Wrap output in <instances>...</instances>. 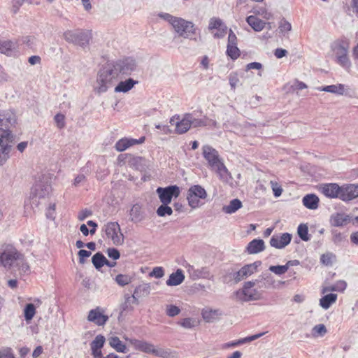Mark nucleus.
<instances>
[{
	"label": "nucleus",
	"mask_w": 358,
	"mask_h": 358,
	"mask_svg": "<svg viewBox=\"0 0 358 358\" xmlns=\"http://www.w3.org/2000/svg\"><path fill=\"white\" fill-rule=\"evenodd\" d=\"M185 278L183 271L181 268H178L175 272L170 274L166 284L170 287L178 286L183 282Z\"/></svg>",
	"instance_id": "393cba45"
},
{
	"label": "nucleus",
	"mask_w": 358,
	"mask_h": 358,
	"mask_svg": "<svg viewBox=\"0 0 358 358\" xmlns=\"http://www.w3.org/2000/svg\"><path fill=\"white\" fill-rule=\"evenodd\" d=\"M156 193L161 203H170L173 199H176L180 196V189L177 185H171L165 187H157Z\"/></svg>",
	"instance_id": "9d476101"
},
{
	"label": "nucleus",
	"mask_w": 358,
	"mask_h": 358,
	"mask_svg": "<svg viewBox=\"0 0 358 358\" xmlns=\"http://www.w3.org/2000/svg\"><path fill=\"white\" fill-rule=\"evenodd\" d=\"M22 255L11 245H6L0 250V266L10 268Z\"/></svg>",
	"instance_id": "6e6552de"
},
{
	"label": "nucleus",
	"mask_w": 358,
	"mask_h": 358,
	"mask_svg": "<svg viewBox=\"0 0 358 358\" xmlns=\"http://www.w3.org/2000/svg\"><path fill=\"white\" fill-rule=\"evenodd\" d=\"M333 257L334 255L331 252L322 254L320 257V262L325 266H331Z\"/></svg>",
	"instance_id": "4d7b16f0"
},
{
	"label": "nucleus",
	"mask_w": 358,
	"mask_h": 358,
	"mask_svg": "<svg viewBox=\"0 0 358 358\" xmlns=\"http://www.w3.org/2000/svg\"><path fill=\"white\" fill-rule=\"evenodd\" d=\"M337 294L334 293H329L320 299V306L324 310L329 309L331 306L337 300Z\"/></svg>",
	"instance_id": "473e14b6"
},
{
	"label": "nucleus",
	"mask_w": 358,
	"mask_h": 358,
	"mask_svg": "<svg viewBox=\"0 0 358 358\" xmlns=\"http://www.w3.org/2000/svg\"><path fill=\"white\" fill-rule=\"evenodd\" d=\"M327 332V328L324 324H319L313 328V334L314 336H324Z\"/></svg>",
	"instance_id": "6e6d98bb"
},
{
	"label": "nucleus",
	"mask_w": 358,
	"mask_h": 358,
	"mask_svg": "<svg viewBox=\"0 0 358 358\" xmlns=\"http://www.w3.org/2000/svg\"><path fill=\"white\" fill-rule=\"evenodd\" d=\"M106 342V338L102 334L97 335L90 343V348L101 349Z\"/></svg>",
	"instance_id": "de8ad7c7"
},
{
	"label": "nucleus",
	"mask_w": 358,
	"mask_h": 358,
	"mask_svg": "<svg viewBox=\"0 0 358 358\" xmlns=\"http://www.w3.org/2000/svg\"><path fill=\"white\" fill-rule=\"evenodd\" d=\"M319 91L332 93L336 95H343L345 94V85L337 84L324 85L317 88Z\"/></svg>",
	"instance_id": "7c9ffc66"
},
{
	"label": "nucleus",
	"mask_w": 358,
	"mask_h": 358,
	"mask_svg": "<svg viewBox=\"0 0 358 358\" xmlns=\"http://www.w3.org/2000/svg\"><path fill=\"white\" fill-rule=\"evenodd\" d=\"M145 141V136H141L138 139L127 137L122 138L116 142L115 148L118 152H123L133 145L143 143Z\"/></svg>",
	"instance_id": "2eb2a0df"
},
{
	"label": "nucleus",
	"mask_w": 358,
	"mask_h": 358,
	"mask_svg": "<svg viewBox=\"0 0 358 358\" xmlns=\"http://www.w3.org/2000/svg\"><path fill=\"white\" fill-rule=\"evenodd\" d=\"M351 218L352 216L348 214L337 213L331 216L330 222L332 226L341 227L350 222Z\"/></svg>",
	"instance_id": "412c9836"
},
{
	"label": "nucleus",
	"mask_w": 358,
	"mask_h": 358,
	"mask_svg": "<svg viewBox=\"0 0 358 358\" xmlns=\"http://www.w3.org/2000/svg\"><path fill=\"white\" fill-rule=\"evenodd\" d=\"M0 358H15L11 348H7L0 350Z\"/></svg>",
	"instance_id": "774afa93"
},
{
	"label": "nucleus",
	"mask_w": 358,
	"mask_h": 358,
	"mask_svg": "<svg viewBox=\"0 0 358 358\" xmlns=\"http://www.w3.org/2000/svg\"><path fill=\"white\" fill-rule=\"evenodd\" d=\"M131 221L137 223L142 221L144 217V213L142 211V206L139 203H135L131 207L129 212Z\"/></svg>",
	"instance_id": "cd10ccee"
},
{
	"label": "nucleus",
	"mask_w": 358,
	"mask_h": 358,
	"mask_svg": "<svg viewBox=\"0 0 358 358\" xmlns=\"http://www.w3.org/2000/svg\"><path fill=\"white\" fill-rule=\"evenodd\" d=\"M134 348L138 351H141L145 353H151L154 350V345L142 340L132 339L130 341Z\"/></svg>",
	"instance_id": "a878e982"
},
{
	"label": "nucleus",
	"mask_w": 358,
	"mask_h": 358,
	"mask_svg": "<svg viewBox=\"0 0 358 358\" xmlns=\"http://www.w3.org/2000/svg\"><path fill=\"white\" fill-rule=\"evenodd\" d=\"M203 319L207 322H212L215 317L217 315V310H203L201 313Z\"/></svg>",
	"instance_id": "8fccbe9b"
},
{
	"label": "nucleus",
	"mask_w": 358,
	"mask_h": 358,
	"mask_svg": "<svg viewBox=\"0 0 358 358\" xmlns=\"http://www.w3.org/2000/svg\"><path fill=\"white\" fill-rule=\"evenodd\" d=\"M109 345L117 352L126 353L128 348L124 343H123L117 336H111L108 339Z\"/></svg>",
	"instance_id": "2f4dec72"
},
{
	"label": "nucleus",
	"mask_w": 358,
	"mask_h": 358,
	"mask_svg": "<svg viewBox=\"0 0 358 358\" xmlns=\"http://www.w3.org/2000/svg\"><path fill=\"white\" fill-rule=\"evenodd\" d=\"M149 275L151 277L159 279L164 275V269L162 266L154 267Z\"/></svg>",
	"instance_id": "13d9d810"
},
{
	"label": "nucleus",
	"mask_w": 358,
	"mask_h": 358,
	"mask_svg": "<svg viewBox=\"0 0 358 358\" xmlns=\"http://www.w3.org/2000/svg\"><path fill=\"white\" fill-rule=\"evenodd\" d=\"M357 197L358 184H344L341 186V200L347 202Z\"/></svg>",
	"instance_id": "ddd939ff"
},
{
	"label": "nucleus",
	"mask_w": 358,
	"mask_h": 358,
	"mask_svg": "<svg viewBox=\"0 0 358 358\" xmlns=\"http://www.w3.org/2000/svg\"><path fill=\"white\" fill-rule=\"evenodd\" d=\"M14 49L15 43L12 41H0V53L10 55Z\"/></svg>",
	"instance_id": "4c0bfd02"
},
{
	"label": "nucleus",
	"mask_w": 358,
	"mask_h": 358,
	"mask_svg": "<svg viewBox=\"0 0 358 358\" xmlns=\"http://www.w3.org/2000/svg\"><path fill=\"white\" fill-rule=\"evenodd\" d=\"M253 273L249 268L247 264L244 265L241 269L234 273H231L230 275L233 277L234 282L238 283L245 278L250 276Z\"/></svg>",
	"instance_id": "c756f323"
},
{
	"label": "nucleus",
	"mask_w": 358,
	"mask_h": 358,
	"mask_svg": "<svg viewBox=\"0 0 358 358\" xmlns=\"http://www.w3.org/2000/svg\"><path fill=\"white\" fill-rule=\"evenodd\" d=\"M302 203L309 210H316L319 207L320 199L314 193L307 194L303 197Z\"/></svg>",
	"instance_id": "b1692460"
},
{
	"label": "nucleus",
	"mask_w": 358,
	"mask_h": 358,
	"mask_svg": "<svg viewBox=\"0 0 358 358\" xmlns=\"http://www.w3.org/2000/svg\"><path fill=\"white\" fill-rule=\"evenodd\" d=\"M207 196V192L201 185H193L187 190L188 204L192 208H196L201 205L199 199H205Z\"/></svg>",
	"instance_id": "0eeeda50"
},
{
	"label": "nucleus",
	"mask_w": 358,
	"mask_h": 358,
	"mask_svg": "<svg viewBox=\"0 0 358 358\" xmlns=\"http://www.w3.org/2000/svg\"><path fill=\"white\" fill-rule=\"evenodd\" d=\"M92 252L90 250L81 249L78 252L79 257V263L83 264L85 262L87 258L90 257Z\"/></svg>",
	"instance_id": "680f3d73"
},
{
	"label": "nucleus",
	"mask_w": 358,
	"mask_h": 358,
	"mask_svg": "<svg viewBox=\"0 0 358 358\" xmlns=\"http://www.w3.org/2000/svg\"><path fill=\"white\" fill-rule=\"evenodd\" d=\"M202 155L203 158L208 162L209 166L215 170L216 173L220 176L228 172L224 163L222 162L218 152L213 147L205 145L202 147Z\"/></svg>",
	"instance_id": "f03ea898"
},
{
	"label": "nucleus",
	"mask_w": 358,
	"mask_h": 358,
	"mask_svg": "<svg viewBox=\"0 0 358 358\" xmlns=\"http://www.w3.org/2000/svg\"><path fill=\"white\" fill-rule=\"evenodd\" d=\"M138 83V81L132 78H129L125 80H122L115 87L114 92L116 93H127L129 92L134 86Z\"/></svg>",
	"instance_id": "5701e85b"
},
{
	"label": "nucleus",
	"mask_w": 358,
	"mask_h": 358,
	"mask_svg": "<svg viewBox=\"0 0 358 358\" xmlns=\"http://www.w3.org/2000/svg\"><path fill=\"white\" fill-rule=\"evenodd\" d=\"M192 113H185L180 121L176 122L175 131L178 134L186 133L191 128Z\"/></svg>",
	"instance_id": "aec40b11"
},
{
	"label": "nucleus",
	"mask_w": 358,
	"mask_h": 358,
	"mask_svg": "<svg viewBox=\"0 0 358 358\" xmlns=\"http://www.w3.org/2000/svg\"><path fill=\"white\" fill-rule=\"evenodd\" d=\"M318 189L327 198L340 199L341 186L338 183H322L320 185Z\"/></svg>",
	"instance_id": "f8f14e48"
},
{
	"label": "nucleus",
	"mask_w": 358,
	"mask_h": 358,
	"mask_svg": "<svg viewBox=\"0 0 358 358\" xmlns=\"http://www.w3.org/2000/svg\"><path fill=\"white\" fill-rule=\"evenodd\" d=\"M257 279L261 280L259 282L260 285H259L260 288H269L272 287L275 282L273 277L268 272L263 273Z\"/></svg>",
	"instance_id": "f704fd0d"
},
{
	"label": "nucleus",
	"mask_w": 358,
	"mask_h": 358,
	"mask_svg": "<svg viewBox=\"0 0 358 358\" xmlns=\"http://www.w3.org/2000/svg\"><path fill=\"white\" fill-rule=\"evenodd\" d=\"M158 16L164 20L165 21H167L171 26L173 23V21L176 20V17H175V16H173L171 15V14L169 13H159L158 14Z\"/></svg>",
	"instance_id": "338daca9"
},
{
	"label": "nucleus",
	"mask_w": 358,
	"mask_h": 358,
	"mask_svg": "<svg viewBox=\"0 0 358 358\" xmlns=\"http://www.w3.org/2000/svg\"><path fill=\"white\" fill-rule=\"evenodd\" d=\"M107 255L109 258L112 259L114 261H116L120 257V251L115 248H109L106 250Z\"/></svg>",
	"instance_id": "bf43d9fd"
},
{
	"label": "nucleus",
	"mask_w": 358,
	"mask_h": 358,
	"mask_svg": "<svg viewBox=\"0 0 358 358\" xmlns=\"http://www.w3.org/2000/svg\"><path fill=\"white\" fill-rule=\"evenodd\" d=\"M36 314V307L31 303H27L24 308V317L27 322L31 321Z\"/></svg>",
	"instance_id": "a19ab883"
},
{
	"label": "nucleus",
	"mask_w": 358,
	"mask_h": 358,
	"mask_svg": "<svg viewBox=\"0 0 358 358\" xmlns=\"http://www.w3.org/2000/svg\"><path fill=\"white\" fill-rule=\"evenodd\" d=\"M102 231L105 232L108 238L111 239L114 245H121L124 243V235L121 232L120 226L117 222L106 223Z\"/></svg>",
	"instance_id": "1a4fd4ad"
},
{
	"label": "nucleus",
	"mask_w": 358,
	"mask_h": 358,
	"mask_svg": "<svg viewBox=\"0 0 358 358\" xmlns=\"http://www.w3.org/2000/svg\"><path fill=\"white\" fill-rule=\"evenodd\" d=\"M268 270L278 275H281L287 271V266L285 265H271L269 266Z\"/></svg>",
	"instance_id": "603ef678"
},
{
	"label": "nucleus",
	"mask_w": 358,
	"mask_h": 358,
	"mask_svg": "<svg viewBox=\"0 0 358 358\" xmlns=\"http://www.w3.org/2000/svg\"><path fill=\"white\" fill-rule=\"evenodd\" d=\"M297 234L303 241L310 240V235L308 233V227L307 224L301 223L297 227Z\"/></svg>",
	"instance_id": "58836bf2"
},
{
	"label": "nucleus",
	"mask_w": 358,
	"mask_h": 358,
	"mask_svg": "<svg viewBox=\"0 0 358 358\" xmlns=\"http://www.w3.org/2000/svg\"><path fill=\"white\" fill-rule=\"evenodd\" d=\"M246 22L252 27V29L257 32L262 31L266 25V22L255 15H249L245 19Z\"/></svg>",
	"instance_id": "bb28decb"
},
{
	"label": "nucleus",
	"mask_w": 358,
	"mask_h": 358,
	"mask_svg": "<svg viewBox=\"0 0 358 358\" xmlns=\"http://www.w3.org/2000/svg\"><path fill=\"white\" fill-rule=\"evenodd\" d=\"M208 29L210 30L218 29L224 32H227V27L224 24L222 20L215 17L210 19Z\"/></svg>",
	"instance_id": "c9c22d12"
},
{
	"label": "nucleus",
	"mask_w": 358,
	"mask_h": 358,
	"mask_svg": "<svg viewBox=\"0 0 358 358\" xmlns=\"http://www.w3.org/2000/svg\"><path fill=\"white\" fill-rule=\"evenodd\" d=\"M117 77L120 74L129 76L137 67L136 59L132 57H124L117 60L108 61Z\"/></svg>",
	"instance_id": "20e7f679"
},
{
	"label": "nucleus",
	"mask_w": 358,
	"mask_h": 358,
	"mask_svg": "<svg viewBox=\"0 0 358 358\" xmlns=\"http://www.w3.org/2000/svg\"><path fill=\"white\" fill-rule=\"evenodd\" d=\"M64 39L71 43L87 47L92 39V32L89 30H67L64 33Z\"/></svg>",
	"instance_id": "39448f33"
},
{
	"label": "nucleus",
	"mask_w": 358,
	"mask_h": 358,
	"mask_svg": "<svg viewBox=\"0 0 358 358\" xmlns=\"http://www.w3.org/2000/svg\"><path fill=\"white\" fill-rule=\"evenodd\" d=\"M229 82L232 90L236 88V86L239 83V79L236 73L232 72L229 76Z\"/></svg>",
	"instance_id": "e2e57ef3"
},
{
	"label": "nucleus",
	"mask_w": 358,
	"mask_h": 358,
	"mask_svg": "<svg viewBox=\"0 0 358 358\" xmlns=\"http://www.w3.org/2000/svg\"><path fill=\"white\" fill-rule=\"evenodd\" d=\"M279 32L285 36L289 31L292 30V24L285 18H282L278 26Z\"/></svg>",
	"instance_id": "09e8293b"
},
{
	"label": "nucleus",
	"mask_w": 358,
	"mask_h": 358,
	"mask_svg": "<svg viewBox=\"0 0 358 358\" xmlns=\"http://www.w3.org/2000/svg\"><path fill=\"white\" fill-rule=\"evenodd\" d=\"M261 280L259 279H256L255 280L251 281H247L243 283V287L241 289L236 290L234 292V294L236 296H239L241 292H248L249 289H251L252 287H254L256 285L259 284Z\"/></svg>",
	"instance_id": "a18cd8bd"
},
{
	"label": "nucleus",
	"mask_w": 358,
	"mask_h": 358,
	"mask_svg": "<svg viewBox=\"0 0 358 358\" xmlns=\"http://www.w3.org/2000/svg\"><path fill=\"white\" fill-rule=\"evenodd\" d=\"M17 124V117L13 110H5L0 112V136L15 139L11 129Z\"/></svg>",
	"instance_id": "7ed1b4c3"
},
{
	"label": "nucleus",
	"mask_w": 358,
	"mask_h": 358,
	"mask_svg": "<svg viewBox=\"0 0 358 358\" xmlns=\"http://www.w3.org/2000/svg\"><path fill=\"white\" fill-rule=\"evenodd\" d=\"M106 257L101 252H96L92 257V262L94 268L100 271V269L104 266Z\"/></svg>",
	"instance_id": "e433bc0d"
},
{
	"label": "nucleus",
	"mask_w": 358,
	"mask_h": 358,
	"mask_svg": "<svg viewBox=\"0 0 358 358\" xmlns=\"http://www.w3.org/2000/svg\"><path fill=\"white\" fill-rule=\"evenodd\" d=\"M54 120L59 129H63L66 125L65 115L61 113H58L55 115Z\"/></svg>",
	"instance_id": "5fc2aeb1"
},
{
	"label": "nucleus",
	"mask_w": 358,
	"mask_h": 358,
	"mask_svg": "<svg viewBox=\"0 0 358 358\" xmlns=\"http://www.w3.org/2000/svg\"><path fill=\"white\" fill-rule=\"evenodd\" d=\"M15 139L1 138L0 136V166L3 165L10 158L12 143Z\"/></svg>",
	"instance_id": "dca6fc26"
},
{
	"label": "nucleus",
	"mask_w": 358,
	"mask_h": 358,
	"mask_svg": "<svg viewBox=\"0 0 358 358\" xmlns=\"http://www.w3.org/2000/svg\"><path fill=\"white\" fill-rule=\"evenodd\" d=\"M51 186L48 182L39 181L32 188V194L34 196L43 199L49 194Z\"/></svg>",
	"instance_id": "6ab92c4d"
},
{
	"label": "nucleus",
	"mask_w": 358,
	"mask_h": 358,
	"mask_svg": "<svg viewBox=\"0 0 358 358\" xmlns=\"http://www.w3.org/2000/svg\"><path fill=\"white\" fill-rule=\"evenodd\" d=\"M172 27L180 36L184 38H190L192 35L196 34L197 30L192 22L178 17L173 21Z\"/></svg>",
	"instance_id": "423d86ee"
},
{
	"label": "nucleus",
	"mask_w": 358,
	"mask_h": 358,
	"mask_svg": "<svg viewBox=\"0 0 358 358\" xmlns=\"http://www.w3.org/2000/svg\"><path fill=\"white\" fill-rule=\"evenodd\" d=\"M92 215V211L90 209L85 208L80 210L78 214V219L80 221L85 220L87 217H90Z\"/></svg>",
	"instance_id": "69168bd1"
},
{
	"label": "nucleus",
	"mask_w": 358,
	"mask_h": 358,
	"mask_svg": "<svg viewBox=\"0 0 358 358\" xmlns=\"http://www.w3.org/2000/svg\"><path fill=\"white\" fill-rule=\"evenodd\" d=\"M166 315L169 317H175L180 313V309L178 306L171 304L166 306Z\"/></svg>",
	"instance_id": "864d4df0"
},
{
	"label": "nucleus",
	"mask_w": 358,
	"mask_h": 358,
	"mask_svg": "<svg viewBox=\"0 0 358 358\" xmlns=\"http://www.w3.org/2000/svg\"><path fill=\"white\" fill-rule=\"evenodd\" d=\"M239 300L244 302L257 301L260 299L261 293L257 289H251L248 292H241L239 296H236Z\"/></svg>",
	"instance_id": "c85d7f7f"
},
{
	"label": "nucleus",
	"mask_w": 358,
	"mask_h": 358,
	"mask_svg": "<svg viewBox=\"0 0 358 358\" xmlns=\"http://www.w3.org/2000/svg\"><path fill=\"white\" fill-rule=\"evenodd\" d=\"M226 55L233 61L237 59L241 55V50L237 45H227Z\"/></svg>",
	"instance_id": "ea45409f"
},
{
	"label": "nucleus",
	"mask_w": 358,
	"mask_h": 358,
	"mask_svg": "<svg viewBox=\"0 0 358 358\" xmlns=\"http://www.w3.org/2000/svg\"><path fill=\"white\" fill-rule=\"evenodd\" d=\"M134 307L131 303L130 296L129 294L124 295V301L120 306V315H122L124 312L132 311Z\"/></svg>",
	"instance_id": "49530a36"
},
{
	"label": "nucleus",
	"mask_w": 358,
	"mask_h": 358,
	"mask_svg": "<svg viewBox=\"0 0 358 358\" xmlns=\"http://www.w3.org/2000/svg\"><path fill=\"white\" fill-rule=\"evenodd\" d=\"M292 234L288 232L273 234L270 238V245L276 249H283L292 241Z\"/></svg>",
	"instance_id": "9b49d317"
},
{
	"label": "nucleus",
	"mask_w": 358,
	"mask_h": 358,
	"mask_svg": "<svg viewBox=\"0 0 358 358\" xmlns=\"http://www.w3.org/2000/svg\"><path fill=\"white\" fill-rule=\"evenodd\" d=\"M169 203H162V204L157 208L156 213L159 217H166L171 215L173 213V209L169 206Z\"/></svg>",
	"instance_id": "79ce46f5"
},
{
	"label": "nucleus",
	"mask_w": 358,
	"mask_h": 358,
	"mask_svg": "<svg viewBox=\"0 0 358 358\" xmlns=\"http://www.w3.org/2000/svg\"><path fill=\"white\" fill-rule=\"evenodd\" d=\"M242 202L238 199H234L228 205L222 207V211L227 214H233L242 208Z\"/></svg>",
	"instance_id": "72a5a7b5"
},
{
	"label": "nucleus",
	"mask_w": 358,
	"mask_h": 358,
	"mask_svg": "<svg viewBox=\"0 0 358 358\" xmlns=\"http://www.w3.org/2000/svg\"><path fill=\"white\" fill-rule=\"evenodd\" d=\"M108 319V316L104 315L99 307L90 310L87 316V320L89 322H94L98 326H103L106 324Z\"/></svg>",
	"instance_id": "f3484780"
},
{
	"label": "nucleus",
	"mask_w": 358,
	"mask_h": 358,
	"mask_svg": "<svg viewBox=\"0 0 358 358\" xmlns=\"http://www.w3.org/2000/svg\"><path fill=\"white\" fill-rule=\"evenodd\" d=\"M265 250V243L261 238H255L250 241L246 247L245 252L250 255L259 253Z\"/></svg>",
	"instance_id": "4be33fe9"
},
{
	"label": "nucleus",
	"mask_w": 358,
	"mask_h": 358,
	"mask_svg": "<svg viewBox=\"0 0 358 358\" xmlns=\"http://www.w3.org/2000/svg\"><path fill=\"white\" fill-rule=\"evenodd\" d=\"M336 54V62L345 69H349L351 67V62L348 56L347 48L340 44Z\"/></svg>",
	"instance_id": "a211bd4d"
},
{
	"label": "nucleus",
	"mask_w": 358,
	"mask_h": 358,
	"mask_svg": "<svg viewBox=\"0 0 358 358\" xmlns=\"http://www.w3.org/2000/svg\"><path fill=\"white\" fill-rule=\"evenodd\" d=\"M112 67L106 62L99 70L96 79L93 85L95 94L101 95L106 93L113 85V81L117 79Z\"/></svg>",
	"instance_id": "f257e3e1"
},
{
	"label": "nucleus",
	"mask_w": 358,
	"mask_h": 358,
	"mask_svg": "<svg viewBox=\"0 0 358 358\" xmlns=\"http://www.w3.org/2000/svg\"><path fill=\"white\" fill-rule=\"evenodd\" d=\"M333 285L334 292H343L347 287V282L345 280H340L336 282Z\"/></svg>",
	"instance_id": "052dcab7"
},
{
	"label": "nucleus",
	"mask_w": 358,
	"mask_h": 358,
	"mask_svg": "<svg viewBox=\"0 0 358 358\" xmlns=\"http://www.w3.org/2000/svg\"><path fill=\"white\" fill-rule=\"evenodd\" d=\"M34 37L31 36H23L22 38V43L26 45L29 48H33L35 46Z\"/></svg>",
	"instance_id": "0e129e2a"
},
{
	"label": "nucleus",
	"mask_w": 358,
	"mask_h": 358,
	"mask_svg": "<svg viewBox=\"0 0 358 358\" xmlns=\"http://www.w3.org/2000/svg\"><path fill=\"white\" fill-rule=\"evenodd\" d=\"M208 120V118L206 117L204 118H196L194 117L193 114H192V118L190 120L191 127L194 128L206 127L207 125Z\"/></svg>",
	"instance_id": "3c124183"
},
{
	"label": "nucleus",
	"mask_w": 358,
	"mask_h": 358,
	"mask_svg": "<svg viewBox=\"0 0 358 358\" xmlns=\"http://www.w3.org/2000/svg\"><path fill=\"white\" fill-rule=\"evenodd\" d=\"M134 292L138 296H146L150 294V285L149 283L139 285L135 288Z\"/></svg>",
	"instance_id": "37998d69"
},
{
	"label": "nucleus",
	"mask_w": 358,
	"mask_h": 358,
	"mask_svg": "<svg viewBox=\"0 0 358 358\" xmlns=\"http://www.w3.org/2000/svg\"><path fill=\"white\" fill-rule=\"evenodd\" d=\"M129 165L135 170L141 173L151 170L152 167L151 161L140 156L132 157L129 160Z\"/></svg>",
	"instance_id": "4468645a"
},
{
	"label": "nucleus",
	"mask_w": 358,
	"mask_h": 358,
	"mask_svg": "<svg viewBox=\"0 0 358 358\" xmlns=\"http://www.w3.org/2000/svg\"><path fill=\"white\" fill-rule=\"evenodd\" d=\"M115 281L120 287H124L131 282L132 277L129 275L120 273L115 276Z\"/></svg>",
	"instance_id": "c03bdc74"
}]
</instances>
